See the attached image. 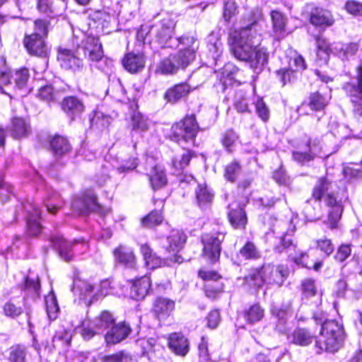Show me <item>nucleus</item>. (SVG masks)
Wrapping results in <instances>:
<instances>
[{"label": "nucleus", "mask_w": 362, "mask_h": 362, "mask_svg": "<svg viewBox=\"0 0 362 362\" xmlns=\"http://www.w3.org/2000/svg\"><path fill=\"white\" fill-rule=\"evenodd\" d=\"M246 18L247 24L235 33L232 52L235 58L248 62L250 67L259 73L267 63L269 56L264 47L258 48L262 40V11L255 8Z\"/></svg>", "instance_id": "nucleus-1"}, {"label": "nucleus", "mask_w": 362, "mask_h": 362, "mask_svg": "<svg viewBox=\"0 0 362 362\" xmlns=\"http://www.w3.org/2000/svg\"><path fill=\"white\" fill-rule=\"evenodd\" d=\"M81 55L95 64L96 67L103 72L110 70L112 66V61L104 57L99 38L94 36L79 40L78 37L74 35L71 48L59 47L57 59L62 68L73 71H81L83 66Z\"/></svg>", "instance_id": "nucleus-2"}, {"label": "nucleus", "mask_w": 362, "mask_h": 362, "mask_svg": "<svg viewBox=\"0 0 362 362\" xmlns=\"http://www.w3.org/2000/svg\"><path fill=\"white\" fill-rule=\"evenodd\" d=\"M313 197L316 202L324 199L326 205L329 208L328 212L329 227L334 228L343 212L341 198L339 197L337 184L327 177L320 178L313 189Z\"/></svg>", "instance_id": "nucleus-3"}, {"label": "nucleus", "mask_w": 362, "mask_h": 362, "mask_svg": "<svg viewBox=\"0 0 362 362\" xmlns=\"http://www.w3.org/2000/svg\"><path fill=\"white\" fill-rule=\"evenodd\" d=\"M177 41L185 47L160 61L158 69L163 74H174L180 69H185L195 59V52L198 49L195 38L182 36Z\"/></svg>", "instance_id": "nucleus-4"}, {"label": "nucleus", "mask_w": 362, "mask_h": 362, "mask_svg": "<svg viewBox=\"0 0 362 362\" xmlns=\"http://www.w3.org/2000/svg\"><path fill=\"white\" fill-rule=\"evenodd\" d=\"M288 275V267L283 264H264L260 269L251 270L245 281L250 286L259 288L264 284L280 286Z\"/></svg>", "instance_id": "nucleus-5"}, {"label": "nucleus", "mask_w": 362, "mask_h": 362, "mask_svg": "<svg viewBox=\"0 0 362 362\" xmlns=\"http://www.w3.org/2000/svg\"><path fill=\"white\" fill-rule=\"evenodd\" d=\"M199 126L194 115H187L180 122L173 124L171 128V138L177 144L194 143Z\"/></svg>", "instance_id": "nucleus-6"}, {"label": "nucleus", "mask_w": 362, "mask_h": 362, "mask_svg": "<svg viewBox=\"0 0 362 362\" xmlns=\"http://www.w3.org/2000/svg\"><path fill=\"white\" fill-rule=\"evenodd\" d=\"M344 88L351 98L355 117L362 120V64L357 69V84L346 83Z\"/></svg>", "instance_id": "nucleus-7"}, {"label": "nucleus", "mask_w": 362, "mask_h": 362, "mask_svg": "<svg viewBox=\"0 0 362 362\" xmlns=\"http://www.w3.org/2000/svg\"><path fill=\"white\" fill-rule=\"evenodd\" d=\"M224 239L225 233L221 232L202 235L203 255L211 262H214L219 259L221 250V243Z\"/></svg>", "instance_id": "nucleus-8"}, {"label": "nucleus", "mask_w": 362, "mask_h": 362, "mask_svg": "<svg viewBox=\"0 0 362 362\" xmlns=\"http://www.w3.org/2000/svg\"><path fill=\"white\" fill-rule=\"evenodd\" d=\"M156 27V40L161 47H173L177 45L179 38L175 40V43L171 42L175 27V23L171 18H163Z\"/></svg>", "instance_id": "nucleus-9"}, {"label": "nucleus", "mask_w": 362, "mask_h": 362, "mask_svg": "<svg viewBox=\"0 0 362 362\" xmlns=\"http://www.w3.org/2000/svg\"><path fill=\"white\" fill-rule=\"evenodd\" d=\"M145 169L153 189H160L167 184V177L164 169L156 164L153 157H146Z\"/></svg>", "instance_id": "nucleus-10"}, {"label": "nucleus", "mask_w": 362, "mask_h": 362, "mask_svg": "<svg viewBox=\"0 0 362 362\" xmlns=\"http://www.w3.org/2000/svg\"><path fill=\"white\" fill-rule=\"evenodd\" d=\"M100 207L92 190L86 191L81 196L76 197L72 202L73 209L80 214L98 211Z\"/></svg>", "instance_id": "nucleus-11"}, {"label": "nucleus", "mask_w": 362, "mask_h": 362, "mask_svg": "<svg viewBox=\"0 0 362 362\" xmlns=\"http://www.w3.org/2000/svg\"><path fill=\"white\" fill-rule=\"evenodd\" d=\"M275 250L279 253L285 250L295 264L302 267H309L307 265L308 254L304 252H297L296 245L293 243L292 240L290 238H284L281 239L280 245L276 246Z\"/></svg>", "instance_id": "nucleus-12"}, {"label": "nucleus", "mask_w": 362, "mask_h": 362, "mask_svg": "<svg viewBox=\"0 0 362 362\" xmlns=\"http://www.w3.org/2000/svg\"><path fill=\"white\" fill-rule=\"evenodd\" d=\"M90 27L95 28L98 33L107 34L110 33V25L112 19V15L110 11L105 10L90 11L88 15Z\"/></svg>", "instance_id": "nucleus-13"}, {"label": "nucleus", "mask_w": 362, "mask_h": 362, "mask_svg": "<svg viewBox=\"0 0 362 362\" xmlns=\"http://www.w3.org/2000/svg\"><path fill=\"white\" fill-rule=\"evenodd\" d=\"M23 45L29 54L38 57H45L47 47L42 36L38 33L26 35L23 39Z\"/></svg>", "instance_id": "nucleus-14"}, {"label": "nucleus", "mask_w": 362, "mask_h": 362, "mask_svg": "<svg viewBox=\"0 0 362 362\" xmlns=\"http://www.w3.org/2000/svg\"><path fill=\"white\" fill-rule=\"evenodd\" d=\"M50 241L58 250L61 258L66 262L71 260L73 254L76 252V246L79 243L78 240L73 243H69L59 235L52 236L50 238Z\"/></svg>", "instance_id": "nucleus-15"}, {"label": "nucleus", "mask_w": 362, "mask_h": 362, "mask_svg": "<svg viewBox=\"0 0 362 362\" xmlns=\"http://www.w3.org/2000/svg\"><path fill=\"white\" fill-rule=\"evenodd\" d=\"M25 208L28 212L27 226L28 230L30 235H37L40 231L42 226L40 223V210L37 206L34 204L29 203Z\"/></svg>", "instance_id": "nucleus-16"}, {"label": "nucleus", "mask_w": 362, "mask_h": 362, "mask_svg": "<svg viewBox=\"0 0 362 362\" xmlns=\"http://www.w3.org/2000/svg\"><path fill=\"white\" fill-rule=\"evenodd\" d=\"M62 108L66 115L74 120L79 117L85 110L82 100L75 96H68L63 99Z\"/></svg>", "instance_id": "nucleus-17"}, {"label": "nucleus", "mask_w": 362, "mask_h": 362, "mask_svg": "<svg viewBox=\"0 0 362 362\" xmlns=\"http://www.w3.org/2000/svg\"><path fill=\"white\" fill-rule=\"evenodd\" d=\"M131 329L124 322L113 325L105 335V339L108 344H115L124 339L130 333Z\"/></svg>", "instance_id": "nucleus-18"}, {"label": "nucleus", "mask_w": 362, "mask_h": 362, "mask_svg": "<svg viewBox=\"0 0 362 362\" xmlns=\"http://www.w3.org/2000/svg\"><path fill=\"white\" fill-rule=\"evenodd\" d=\"M191 87L186 83H180L169 88L164 94V99L170 104H175L187 96Z\"/></svg>", "instance_id": "nucleus-19"}, {"label": "nucleus", "mask_w": 362, "mask_h": 362, "mask_svg": "<svg viewBox=\"0 0 362 362\" xmlns=\"http://www.w3.org/2000/svg\"><path fill=\"white\" fill-rule=\"evenodd\" d=\"M344 341V339L332 336H321L320 339L315 341V346L318 349V354L324 351L334 353L342 347Z\"/></svg>", "instance_id": "nucleus-20"}, {"label": "nucleus", "mask_w": 362, "mask_h": 362, "mask_svg": "<svg viewBox=\"0 0 362 362\" xmlns=\"http://www.w3.org/2000/svg\"><path fill=\"white\" fill-rule=\"evenodd\" d=\"M228 209V217L231 226L236 229L245 228L247 218L243 208L236 204H232L229 205Z\"/></svg>", "instance_id": "nucleus-21"}, {"label": "nucleus", "mask_w": 362, "mask_h": 362, "mask_svg": "<svg viewBox=\"0 0 362 362\" xmlns=\"http://www.w3.org/2000/svg\"><path fill=\"white\" fill-rule=\"evenodd\" d=\"M124 69L130 73H136L142 70L145 65V57L141 53L130 52L122 60Z\"/></svg>", "instance_id": "nucleus-22"}, {"label": "nucleus", "mask_w": 362, "mask_h": 362, "mask_svg": "<svg viewBox=\"0 0 362 362\" xmlns=\"http://www.w3.org/2000/svg\"><path fill=\"white\" fill-rule=\"evenodd\" d=\"M334 21L332 15L327 10L316 8L311 12L310 22L316 27H329L332 25Z\"/></svg>", "instance_id": "nucleus-23"}, {"label": "nucleus", "mask_w": 362, "mask_h": 362, "mask_svg": "<svg viewBox=\"0 0 362 362\" xmlns=\"http://www.w3.org/2000/svg\"><path fill=\"white\" fill-rule=\"evenodd\" d=\"M151 285V279L147 276H144L136 280L131 287V298L136 300H143L148 294Z\"/></svg>", "instance_id": "nucleus-24"}, {"label": "nucleus", "mask_w": 362, "mask_h": 362, "mask_svg": "<svg viewBox=\"0 0 362 362\" xmlns=\"http://www.w3.org/2000/svg\"><path fill=\"white\" fill-rule=\"evenodd\" d=\"M168 346L175 354L184 356L189 351L188 340L180 333L171 334L168 338Z\"/></svg>", "instance_id": "nucleus-25"}, {"label": "nucleus", "mask_w": 362, "mask_h": 362, "mask_svg": "<svg viewBox=\"0 0 362 362\" xmlns=\"http://www.w3.org/2000/svg\"><path fill=\"white\" fill-rule=\"evenodd\" d=\"M195 196L199 208L206 209L211 206L214 194L205 183H201L197 185L195 189Z\"/></svg>", "instance_id": "nucleus-26"}, {"label": "nucleus", "mask_w": 362, "mask_h": 362, "mask_svg": "<svg viewBox=\"0 0 362 362\" xmlns=\"http://www.w3.org/2000/svg\"><path fill=\"white\" fill-rule=\"evenodd\" d=\"M320 336H332L345 339L346 334L341 322L329 320L323 322L320 330Z\"/></svg>", "instance_id": "nucleus-27"}, {"label": "nucleus", "mask_w": 362, "mask_h": 362, "mask_svg": "<svg viewBox=\"0 0 362 362\" xmlns=\"http://www.w3.org/2000/svg\"><path fill=\"white\" fill-rule=\"evenodd\" d=\"M12 136L16 139H22L27 137L30 132V125L25 119L22 117H13L9 127Z\"/></svg>", "instance_id": "nucleus-28"}, {"label": "nucleus", "mask_w": 362, "mask_h": 362, "mask_svg": "<svg viewBox=\"0 0 362 362\" xmlns=\"http://www.w3.org/2000/svg\"><path fill=\"white\" fill-rule=\"evenodd\" d=\"M115 259L122 264L128 268L136 267V257L133 251L124 245H119L114 250Z\"/></svg>", "instance_id": "nucleus-29"}, {"label": "nucleus", "mask_w": 362, "mask_h": 362, "mask_svg": "<svg viewBox=\"0 0 362 362\" xmlns=\"http://www.w3.org/2000/svg\"><path fill=\"white\" fill-rule=\"evenodd\" d=\"M72 290L81 298H95V285L91 284L87 281L81 279L74 280Z\"/></svg>", "instance_id": "nucleus-30"}, {"label": "nucleus", "mask_w": 362, "mask_h": 362, "mask_svg": "<svg viewBox=\"0 0 362 362\" xmlns=\"http://www.w3.org/2000/svg\"><path fill=\"white\" fill-rule=\"evenodd\" d=\"M315 337L309 330L305 328H296L288 337L289 340L294 344L306 346L310 344Z\"/></svg>", "instance_id": "nucleus-31"}, {"label": "nucleus", "mask_w": 362, "mask_h": 362, "mask_svg": "<svg viewBox=\"0 0 362 362\" xmlns=\"http://www.w3.org/2000/svg\"><path fill=\"white\" fill-rule=\"evenodd\" d=\"M186 239L187 237L182 231L173 230L167 238V250L173 252L180 251L183 247Z\"/></svg>", "instance_id": "nucleus-32"}, {"label": "nucleus", "mask_w": 362, "mask_h": 362, "mask_svg": "<svg viewBox=\"0 0 362 362\" xmlns=\"http://www.w3.org/2000/svg\"><path fill=\"white\" fill-rule=\"evenodd\" d=\"M93 326L97 329L99 334L103 333L106 329L112 327L115 323V319L111 313L104 311L100 316L95 317L93 320Z\"/></svg>", "instance_id": "nucleus-33"}, {"label": "nucleus", "mask_w": 362, "mask_h": 362, "mask_svg": "<svg viewBox=\"0 0 362 362\" xmlns=\"http://www.w3.org/2000/svg\"><path fill=\"white\" fill-rule=\"evenodd\" d=\"M174 302L167 298H158L153 304V312L158 317H165L174 309Z\"/></svg>", "instance_id": "nucleus-34"}, {"label": "nucleus", "mask_w": 362, "mask_h": 362, "mask_svg": "<svg viewBox=\"0 0 362 362\" xmlns=\"http://www.w3.org/2000/svg\"><path fill=\"white\" fill-rule=\"evenodd\" d=\"M271 18L273 24V30L278 37H284L285 33V27L286 25V18L279 11H273L271 12Z\"/></svg>", "instance_id": "nucleus-35"}, {"label": "nucleus", "mask_w": 362, "mask_h": 362, "mask_svg": "<svg viewBox=\"0 0 362 362\" xmlns=\"http://www.w3.org/2000/svg\"><path fill=\"white\" fill-rule=\"evenodd\" d=\"M50 146L54 154L57 156L64 155L71 150V146L67 139L60 136H55L51 140Z\"/></svg>", "instance_id": "nucleus-36"}, {"label": "nucleus", "mask_w": 362, "mask_h": 362, "mask_svg": "<svg viewBox=\"0 0 362 362\" xmlns=\"http://www.w3.org/2000/svg\"><path fill=\"white\" fill-rule=\"evenodd\" d=\"M316 41L317 52V57L320 58L324 63H327L329 59V53L331 52L330 46L326 39L322 36H315Z\"/></svg>", "instance_id": "nucleus-37"}, {"label": "nucleus", "mask_w": 362, "mask_h": 362, "mask_svg": "<svg viewBox=\"0 0 362 362\" xmlns=\"http://www.w3.org/2000/svg\"><path fill=\"white\" fill-rule=\"evenodd\" d=\"M45 303L49 319L50 320H56L59 308L57 301V298L52 291L45 296Z\"/></svg>", "instance_id": "nucleus-38"}, {"label": "nucleus", "mask_w": 362, "mask_h": 362, "mask_svg": "<svg viewBox=\"0 0 362 362\" xmlns=\"http://www.w3.org/2000/svg\"><path fill=\"white\" fill-rule=\"evenodd\" d=\"M0 65V92L2 94L8 95L11 97L10 94L8 93L3 86H8L11 84V73L9 68L6 66V59L2 57L1 58Z\"/></svg>", "instance_id": "nucleus-39"}, {"label": "nucleus", "mask_w": 362, "mask_h": 362, "mask_svg": "<svg viewBox=\"0 0 362 362\" xmlns=\"http://www.w3.org/2000/svg\"><path fill=\"white\" fill-rule=\"evenodd\" d=\"M37 98L48 103L57 101L60 98V94L57 90H54L52 86H45L40 88L38 90Z\"/></svg>", "instance_id": "nucleus-40"}, {"label": "nucleus", "mask_w": 362, "mask_h": 362, "mask_svg": "<svg viewBox=\"0 0 362 362\" xmlns=\"http://www.w3.org/2000/svg\"><path fill=\"white\" fill-rule=\"evenodd\" d=\"M242 173V167L237 160H233L225 167L224 177L231 182H235Z\"/></svg>", "instance_id": "nucleus-41"}, {"label": "nucleus", "mask_w": 362, "mask_h": 362, "mask_svg": "<svg viewBox=\"0 0 362 362\" xmlns=\"http://www.w3.org/2000/svg\"><path fill=\"white\" fill-rule=\"evenodd\" d=\"M194 156V153L190 150H185L180 157L175 158L173 165L177 173L182 172L189 163L190 160Z\"/></svg>", "instance_id": "nucleus-42"}, {"label": "nucleus", "mask_w": 362, "mask_h": 362, "mask_svg": "<svg viewBox=\"0 0 362 362\" xmlns=\"http://www.w3.org/2000/svg\"><path fill=\"white\" fill-rule=\"evenodd\" d=\"M334 49L338 51L339 55L345 59L356 54L358 49V45L356 42L348 44H337Z\"/></svg>", "instance_id": "nucleus-43"}, {"label": "nucleus", "mask_w": 362, "mask_h": 362, "mask_svg": "<svg viewBox=\"0 0 362 362\" xmlns=\"http://www.w3.org/2000/svg\"><path fill=\"white\" fill-rule=\"evenodd\" d=\"M271 313L274 320H286L291 314V303L287 302L283 303L281 306H273L271 309Z\"/></svg>", "instance_id": "nucleus-44"}, {"label": "nucleus", "mask_w": 362, "mask_h": 362, "mask_svg": "<svg viewBox=\"0 0 362 362\" xmlns=\"http://www.w3.org/2000/svg\"><path fill=\"white\" fill-rule=\"evenodd\" d=\"M264 316V310L258 304L252 305L245 312L244 317L250 323H255L262 319Z\"/></svg>", "instance_id": "nucleus-45"}, {"label": "nucleus", "mask_w": 362, "mask_h": 362, "mask_svg": "<svg viewBox=\"0 0 362 362\" xmlns=\"http://www.w3.org/2000/svg\"><path fill=\"white\" fill-rule=\"evenodd\" d=\"M44 204L49 213L54 214L62 206V201L57 192H53L45 201Z\"/></svg>", "instance_id": "nucleus-46"}, {"label": "nucleus", "mask_w": 362, "mask_h": 362, "mask_svg": "<svg viewBox=\"0 0 362 362\" xmlns=\"http://www.w3.org/2000/svg\"><path fill=\"white\" fill-rule=\"evenodd\" d=\"M239 255L244 259H257L260 254L253 243L247 242L240 250Z\"/></svg>", "instance_id": "nucleus-47"}, {"label": "nucleus", "mask_w": 362, "mask_h": 362, "mask_svg": "<svg viewBox=\"0 0 362 362\" xmlns=\"http://www.w3.org/2000/svg\"><path fill=\"white\" fill-rule=\"evenodd\" d=\"M111 122L112 119L109 115H105L100 111L95 112L93 117L90 119L91 126H95L100 129L107 128Z\"/></svg>", "instance_id": "nucleus-48"}, {"label": "nucleus", "mask_w": 362, "mask_h": 362, "mask_svg": "<svg viewBox=\"0 0 362 362\" xmlns=\"http://www.w3.org/2000/svg\"><path fill=\"white\" fill-rule=\"evenodd\" d=\"M305 148L308 149L314 158L320 156L322 150L321 140L317 137L309 138L305 143Z\"/></svg>", "instance_id": "nucleus-49"}, {"label": "nucleus", "mask_w": 362, "mask_h": 362, "mask_svg": "<svg viewBox=\"0 0 362 362\" xmlns=\"http://www.w3.org/2000/svg\"><path fill=\"white\" fill-rule=\"evenodd\" d=\"M328 100L319 93H313L310 96L309 106L313 110H321L327 104Z\"/></svg>", "instance_id": "nucleus-50"}, {"label": "nucleus", "mask_w": 362, "mask_h": 362, "mask_svg": "<svg viewBox=\"0 0 362 362\" xmlns=\"http://www.w3.org/2000/svg\"><path fill=\"white\" fill-rule=\"evenodd\" d=\"M163 221V216L160 211L153 210L142 219V225L147 228L157 226Z\"/></svg>", "instance_id": "nucleus-51"}, {"label": "nucleus", "mask_w": 362, "mask_h": 362, "mask_svg": "<svg viewBox=\"0 0 362 362\" xmlns=\"http://www.w3.org/2000/svg\"><path fill=\"white\" fill-rule=\"evenodd\" d=\"M107 92L111 93L115 98L122 100L125 95V90L119 78L113 80L107 89Z\"/></svg>", "instance_id": "nucleus-52"}, {"label": "nucleus", "mask_w": 362, "mask_h": 362, "mask_svg": "<svg viewBox=\"0 0 362 362\" xmlns=\"http://www.w3.org/2000/svg\"><path fill=\"white\" fill-rule=\"evenodd\" d=\"M206 296L211 299L216 298L223 291V284L221 282H215L211 284L206 283L205 286Z\"/></svg>", "instance_id": "nucleus-53"}, {"label": "nucleus", "mask_w": 362, "mask_h": 362, "mask_svg": "<svg viewBox=\"0 0 362 362\" xmlns=\"http://www.w3.org/2000/svg\"><path fill=\"white\" fill-rule=\"evenodd\" d=\"M30 78L29 70L26 68L20 69L15 72L14 81L18 88H23Z\"/></svg>", "instance_id": "nucleus-54"}, {"label": "nucleus", "mask_w": 362, "mask_h": 362, "mask_svg": "<svg viewBox=\"0 0 362 362\" xmlns=\"http://www.w3.org/2000/svg\"><path fill=\"white\" fill-rule=\"evenodd\" d=\"M133 129L139 132H144L148 128V120L141 114H134L132 116Z\"/></svg>", "instance_id": "nucleus-55"}, {"label": "nucleus", "mask_w": 362, "mask_h": 362, "mask_svg": "<svg viewBox=\"0 0 362 362\" xmlns=\"http://www.w3.org/2000/svg\"><path fill=\"white\" fill-rule=\"evenodd\" d=\"M79 332L85 340H90L95 335L100 334L97 329L93 326L91 321L83 322Z\"/></svg>", "instance_id": "nucleus-56"}, {"label": "nucleus", "mask_w": 362, "mask_h": 362, "mask_svg": "<svg viewBox=\"0 0 362 362\" xmlns=\"http://www.w3.org/2000/svg\"><path fill=\"white\" fill-rule=\"evenodd\" d=\"M256 113L264 122L268 121L269 118V110L262 98H258L255 103Z\"/></svg>", "instance_id": "nucleus-57"}, {"label": "nucleus", "mask_w": 362, "mask_h": 362, "mask_svg": "<svg viewBox=\"0 0 362 362\" xmlns=\"http://www.w3.org/2000/svg\"><path fill=\"white\" fill-rule=\"evenodd\" d=\"M71 338L72 335L69 331H58L52 339L54 346H55L58 342H60L62 345L68 346L71 343Z\"/></svg>", "instance_id": "nucleus-58"}, {"label": "nucleus", "mask_w": 362, "mask_h": 362, "mask_svg": "<svg viewBox=\"0 0 362 362\" xmlns=\"http://www.w3.org/2000/svg\"><path fill=\"white\" fill-rule=\"evenodd\" d=\"M25 358V348L20 346H16L11 348L9 356L10 362H24Z\"/></svg>", "instance_id": "nucleus-59"}, {"label": "nucleus", "mask_w": 362, "mask_h": 362, "mask_svg": "<svg viewBox=\"0 0 362 362\" xmlns=\"http://www.w3.org/2000/svg\"><path fill=\"white\" fill-rule=\"evenodd\" d=\"M317 247L327 257L329 256L334 251V245L332 240L327 238H322L316 240Z\"/></svg>", "instance_id": "nucleus-60"}, {"label": "nucleus", "mask_w": 362, "mask_h": 362, "mask_svg": "<svg viewBox=\"0 0 362 362\" xmlns=\"http://www.w3.org/2000/svg\"><path fill=\"white\" fill-rule=\"evenodd\" d=\"M132 356L126 352L121 351L115 354L105 356L103 362H132Z\"/></svg>", "instance_id": "nucleus-61"}, {"label": "nucleus", "mask_w": 362, "mask_h": 362, "mask_svg": "<svg viewBox=\"0 0 362 362\" xmlns=\"http://www.w3.org/2000/svg\"><path fill=\"white\" fill-rule=\"evenodd\" d=\"M238 138V135L233 130H228L224 133L222 144L228 151H231L230 148L237 141Z\"/></svg>", "instance_id": "nucleus-62"}, {"label": "nucleus", "mask_w": 362, "mask_h": 362, "mask_svg": "<svg viewBox=\"0 0 362 362\" xmlns=\"http://www.w3.org/2000/svg\"><path fill=\"white\" fill-rule=\"evenodd\" d=\"M303 148V146L300 147ZM293 158L300 163H305L307 162H310L314 159L312 154L310 153V152L308 151V149H302L301 151H295L293 152Z\"/></svg>", "instance_id": "nucleus-63"}, {"label": "nucleus", "mask_w": 362, "mask_h": 362, "mask_svg": "<svg viewBox=\"0 0 362 362\" xmlns=\"http://www.w3.org/2000/svg\"><path fill=\"white\" fill-rule=\"evenodd\" d=\"M346 10L351 15L362 16V4L356 1H349L345 6Z\"/></svg>", "instance_id": "nucleus-64"}]
</instances>
